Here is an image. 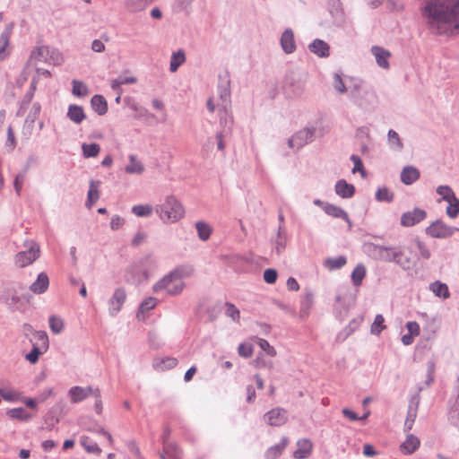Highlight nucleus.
I'll list each match as a JSON object with an SVG mask.
<instances>
[{"label": "nucleus", "mask_w": 459, "mask_h": 459, "mask_svg": "<svg viewBox=\"0 0 459 459\" xmlns=\"http://www.w3.org/2000/svg\"><path fill=\"white\" fill-rule=\"evenodd\" d=\"M423 13L437 34L459 33V0H423Z\"/></svg>", "instance_id": "nucleus-1"}, {"label": "nucleus", "mask_w": 459, "mask_h": 459, "mask_svg": "<svg viewBox=\"0 0 459 459\" xmlns=\"http://www.w3.org/2000/svg\"><path fill=\"white\" fill-rule=\"evenodd\" d=\"M192 273L193 268L190 266L178 267L157 281L152 290L154 292L165 290L169 295H178L185 288L184 278Z\"/></svg>", "instance_id": "nucleus-2"}, {"label": "nucleus", "mask_w": 459, "mask_h": 459, "mask_svg": "<svg viewBox=\"0 0 459 459\" xmlns=\"http://www.w3.org/2000/svg\"><path fill=\"white\" fill-rule=\"evenodd\" d=\"M155 212L159 214L163 222H176L179 221L185 213L182 204L172 195L166 197L162 204L155 207Z\"/></svg>", "instance_id": "nucleus-3"}, {"label": "nucleus", "mask_w": 459, "mask_h": 459, "mask_svg": "<svg viewBox=\"0 0 459 459\" xmlns=\"http://www.w3.org/2000/svg\"><path fill=\"white\" fill-rule=\"evenodd\" d=\"M153 264L154 261L151 255L141 258L127 269L125 275L126 281L134 285H139L146 281L149 278L148 269Z\"/></svg>", "instance_id": "nucleus-4"}, {"label": "nucleus", "mask_w": 459, "mask_h": 459, "mask_svg": "<svg viewBox=\"0 0 459 459\" xmlns=\"http://www.w3.org/2000/svg\"><path fill=\"white\" fill-rule=\"evenodd\" d=\"M349 98L361 108H370L377 103L376 93L362 86L361 82H356L349 90Z\"/></svg>", "instance_id": "nucleus-5"}, {"label": "nucleus", "mask_w": 459, "mask_h": 459, "mask_svg": "<svg viewBox=\"0 0 459 459\" xmlns=\"http://www.w3.org/2000/svg\"><path fill=\"white\" fill-rule=\"evenodd\" d=\"M218 95H219V116H220V123H225V126L230 124V126L233 124V117L230 111L231 108V100H230V90L229 87V82L226 85H220L218 87Z\"/></svg>", "instance_id": "nucleus-6"}, {"label": "nucleus", "mask_w": 459, "mask_h": 459, "mask_svg": "<svg viewBox=\"0 0 459 459\" xmlns=\"http://www.w3.org/2000/svg\"><path fill=\"white\" fill-rule=\"evenodd\" d=\"M25 250L20 251L15 255V264L22 268L31 264L39 257L40 249L38 243L31 239H26L23 242Z\"/></svg>", "instance_id": "nucleus-7"}, {"label": "nucleus", "mask_w": 459, "mask_h": 459, "mask_svg": "<svg viewBox=\"0 0 459 459\" xmlns=\"http://www.w3.org/2000/svg\"><path fill=\"white\" fill-rule=\"evenodd\" d=\"M127 293L124 287L116 288L112 296L108 299V312L112 317L117 316L122 310L124 304L126 301Z\"/></svg>", "instance_id": "nucleus-8"}, {"label": "nucleus", "mask_w": 459, "mask_h": 459, "mask_svg": "<svg viewBox=\"0 0 459 459\" xmlns=\"http://www.w3.org/2000/svg\"><path fill=\"white\" fill-rule=\"evenodd\" d=\"M426 234L434 238H446L451 237L455 231H459V229L450 227L446 225L441 220L433 221L425 230Z\"/></svg>", "instance_id": "nucleus-9"}, {"label": "nucleus", "mask_w": 459, "mask_h": 459, "mask_svg": "<svg viewBox=\"0 0 459 459\" xmlns=\"http://www.w3.org/2000/svg\"><path fill=\"white\" fill-rule=\"evenodd\" d=\"M315 136V128H303L288 140L290 148H296L297 150L302 148L309 142L313 141Z\"/></svg>", "instance_id": "nucleus-10"}, {"label": "nucleus", "mask_w": 459, "mask_h": 459, "mask_svg": "<svg viewBox=\"0 0 459 459\" xmlns=\"http://www.w3.org/2000/svg\"><path fill=\"white\" fill-rule=\"evenodd\" d=\"M264 420L270 426L280 427L288 421V412L283 408L276 407L264 415Z\"/></svg>", "instance_id": "nucleus-11"}, {"label": "nucleus", "mask_w": 459, "mask_h": 459, "mask_svg": "<svg viewBox=\"0 0 459 459\" xmlns=\"http://www.w3.org/2000/svg\"><path fill=\"white\" fill-rule=\"evenodd\" d=\"M422 390V387H419L417 392L411 395L408 404L407 416L404 422V426L407 429H411L412 425L417 417L418 408L420 402V392Z\"/></svg>", "instance_id": "nucleus-12"}, {"label": "nucleus", "mask_w": 459, "mask_h": 459, "mask_svg": "<svg viewBox=\"0 0 459 459\" xmlns=\"http://www.w3.org/2000/svg\"><path fill=\"white\" fill-rule=\"evenodd\" d=\"M408 249L411 253H413L412 257L408 258V261L414 262L416 260H419L420 258H423V259L430 258L431 253H430L429 249L426 247V245L422 241H420L418 238L413 239L410 243Z\"/></svg>", "instance_id": "nucleus-13"}, {"label": "nucleus", "mask_w": 459, "mask_h": 459, "mask_svg": "<svg viewBox=\"0 0 459 459\" xmlns=\"http://www.w3.org/2000/svg\"><path fill=\"white\" fill-rule=\"evenodd\" d=\"M370 53L375 57L378 67L384 70H388L390 68L389 59L392 56L390 51L383 47L375 45L371 47Z\"/></svg>", "instance_id": "nucleus-14"}, {"label": "nucleus", "mask_w": 459, "mask_h": 459, "mask_svg": "<svg viewBox=\"0 0 459 459\" xmlns=\"http://www.w3.org/2000/svg\"><path fill=\"white\" fill-rule=\"evenodd\" d=\"M426 217V211L420 208H414L412 211L403 212V227L414 226L424 221Z\"/></svg>", "instance_id": "nucleus-15"}, {"label": "nucleus", "mask_w": 459, "mask_h": 459, "mask_svg": "<svg viewBox=\"0 0 459 459\" xmlns=\"http://www.w3.org/2000/svg\"><path fill=\"white\" fill-rule=\"evenodd\" d=\"M95 389L91 386L82 387V386H73L68 391V396L70 397V401L72 403H78L83 400H85L90 395H92Z\"/></svg>", "instance_id": "nucleus-16"}, {"label": "nucleus", "mask_w": 459, "mask_h": 459, "mask_svg": "<svg viewBox=\"0 0 459 459\" xmlns=\"http://www.w3.org/2000/svg\"><path fill=\"white\" fill-rule=\"evenodd\" d=\"M281 46L286 54H291L296 50L294 33L291 29H286L281 36Z\"/></svg>", "instance_id": "nucleus-17"}, {"label": "nucleus", "mask_w": 459, "mask_h": 459, "mask_svg": "<svg viewBox=\"0 0 459 459\" xmlns=\"http://www.w3.org/2000/svg\"><path fill=\"white\" fill-rule=\"evenodd\" d=\"M297 446L298 448L293 453L295 459H306L311 455L313 445L309 439H299L297 442Z\"/></svg>", "instance_id": "nucleus-18"}, {"label": "nucleus", "mask_w": 459, "mask_h": 459, "mask_svg": "<svg viewBox=\"0 0 459 459\" xmlns=\"http://www.w3.org/2000/svg\"><path fill=\"white\" fill-rule=\"evenodd\" d=\"M323 210L329 216H332L333 218H341V219L344 220L348 223L349 228L350 229L351 228L352 224L348 216V213L341 207L336 206L334 204H325L323 206Z\"/></svg>", "instance_id": "nucleus-19"}, {"label": "nucleus", "mask_w": 459, "mask_h": 459, "mask_svg": "<svg viewBox=\"0 0 459 459\" xmlns=\"http://www.w3.org/2000/svg\"><path fill=\"white\" fill-rule=\"evenodd\" d=\"M66 116L75 125L82 124V122L86 118L83 108L76 104H71L68 106Z\"/></svg>", "instance_id": "nucleus-20"}, {"label": "nucleus", "mask_w": 459, "mask_h": 459, "mask_svg": "<svg viewBox=\"0 0 459 459\" xmlns=\"http://www.w3.org/2000/svg\"><path fill=\"white\" fill-rule=\"evenodd\" d=\"M335 193L342 198H351L355 194V186L344 179H340L335 184Z\"/></svg>", "instance_id": "nucleus-21"}, {"label": "nucleus", "mask_w": 459, "mask_h": 459, "mask_svg": "<svg viewBox=\"0 0 459 459\" xmlns=\"http://www.w3.org/2000/svg\"><path fill=\"white\" fill-rule=\"evenodd\" d=\"M420 171L412 165L403 166V185H412L420 178Z\"/></svg>", "instance_id": "nucleus-22"}, {"label": "nucleus", "mask_w": 459, "mask_h": 459, "mask_svg": "<svg viewBox=\"0 0 459 459\" xmlns=\"http://www.w3.org/2000/svg\"><path fill=\"white\" fill-rule=\"evenodd\" d=\"M48 55V47L41 46L31 51L28 65H36L37 63H47V57Z\"/></svg>", "instance_id": "nucleus-23"}, {"label": "nucleus", "mask_w": 459, "mask_h": 459, "mask_svg": "<svg viewBox=\"0 0 459 459\" xmlns=\"http://www.w3.org/2000/svg\"><path fill=\"white\" fill-rule=\"evenodd\" d=\"M308 48L319 57H327L329 56V45L322 39H315L309 44Z\"/></svg>", "instance_id": "nucleus-24"}, {"label": "nucleus", "mask_w": 459, "mask_h": 459, "mask_svg": "<svg viewBox=\"0 0 459 459\" xmlns=\"http://www.w3.org/2000/svg\"><path fill=\"white\" fill-rule=\"evenodd\" d=\"M288 444H289L288 437H283L279 444L273 446L266 450V452L264 454L265 458L266 459H277L282 454V452L284 451V449L286 448Z\"/></svg>", "instance_id": "nucleus-25"}, {"label": "nucleus", "mask_w": 459, "mask_h": 459, "mask_svg": "<svg viewBox=\"0 0 459 459\" xmlns=\"http://www.w3.org/2000/svg\"><path fill=\"white\" fill-rule=\"evenodd\" d=\"M100 186V181L99 180H91L90 181V188L87 195L86 206L88 208H91L93 204L100 198L99 187Z\"/></svg>", "instance_id": "nucleus-26"}, {"label": "nucleus", "mask_w": 459, "mask_h": 459, "mask_svg": "<svg viewBox=\"0 0 459 459\" xmlns=\"http://www.w3.org/2000/svg\"><path fill=\"white\" fill-rule=\"evenodd\" d=\"M49 281L48 277L45 273H40L38 275L37 280L30 285V289L34 293H43L48 288Z\"/></svg>", "instance_id": "nucleus-27"}, {"label": "nucleus", "mask_w": 459, "mask_h": 459, "mask_svg": "<svg viewBox=\"0 0 459 459\" xmlns=\"http://www.w3.org/2000/svg\"><path fill=\"white\" fill-rule=\"evenodd\" d=\"M91 106L100 116L105 115L108 111V103L102 95H94L91 100Z\"/></svg>", "instance_id": "nucleus-28"}, {"label": "nucleus", "mask_w": 459, "mask_h": 459, "mask_svg": "<svg viewBox=\"0 0 459 459\" xmlns=\"http://www.w3.org/2000/svg\"><path fill=\"white\" fill-rule=\"evenodd\" d=\"M129 164L125 168L127 174L140 175L144 171L143 164L137 159L134 154L129 155Z\"/></svg>", "instance_id": "nucleus-29"}, {"label": "nucleus", "mask_w": 459, "mask_h": 459, "mask_svg": "<svg viewBox=\"0 0 459 459\" xmlns=\"http://www.w3.org/2000/svg\"><path fill=\"white\" fill-rule=\"evenodd\" d=\"M166 455L172 459H181L182 453L177 444L170 442L163 445V453L160 455L161 459H167Z\"/></svg>", "instance_id": "nucleus-30"}, {"label": "nucleus", "mask_w": 459, "mask_h": 459, "mask_svg": "<svg viewBox=\"0 0 459 459\" xmlns=\"http://www.w3.org/2000/svg\"><path fill=\"white\" fill-rule=\"evenodd\" d=\"M33 346L38 347L41 351H47L49 346L48 336L44 331H36L31 340Z\"/></svg>", "instance_id": "nucleus-31"}, {"label": "nucleus", "mask_w": 459, "mask_h": 459, "mask_svg": "<svg viewBox=\"0 0 459 459\" xmlns=\"http://www.w3.org/2000/svg\"><path fill=\"white\" fill-rule=\"evenodd\" d=\"M429 290L438 298L446 299L450 297L448 287L446 283L436 281L429 285Z\"/></svg>", "instance_id": "nucleus-32"}, {"label": "nucleus", "mask_w": 459, "mask_h": 459, "mask_svg": "<svg viewBox=\"0 0 459 459\" xmlns=\"http://www.w3.org/2000/svg\"><path fill=\"white\" fill-rule=\"evenodd\" d=\"M420 445V438L412 434L406 436L403 440V454H412L415 452Z\"/></svg>", "instance_id": "nucleus-33"}, {"label": "nucleus", "mask_w": 459, "mask_h": 459, "mask_svg": "<svg viewBox=\"0 0 459 459\" xmlns=\"http://www.w3.org/2000/svg\"><path fill=\"white\" fill-rule=\"evenodd\" d=\"M195 227L200 240L206 241L210 238L212 229L207 222L204 221H198L195 222Z\"/></svg>", "instance_id": "nucleus-34"}, {"label": "nucleus", "mask_w": 459, "mask_h": 459, "mask_svg": "<svg viewBox=\"0 0 459 459\" xmlns=\"http://www.w3.org/2000/svg\"><path fill=\"white\" fill-rule=\"evenodd\" d=\"M186 61V55L183 50H178L177 52H173L169 64V71L171 73L177 72L178 67L183 65Z\"/></svg>", "instance_id": "nucleus-35"}, {"label": "nucleus", "mask_w": 459, "mask_h": 459, "mask_svg": "<svg viewBox=\"0 0 459 459\" xmlns=\"http://www.w3.org/2000/svg\"><path fill=\"white\" fill-rule=\"evenodd\" d=\"M346 262H347V260H346L345 256L340 255L338 257L327 258L324 262V264L330 271H334V270H338V269L342 268V266H344L346 264Z\"/></svg>", "instance_id": "nucleus-36"}, {"label": "nucleus", "mask_w": 459, "mask_h": 459, "mask_svg": "<svg viewBox=\"0 0 459 459\" xmlns=\"http://www.w3.org/2000/svg\"><path fill=\"white\" fill-rule=\"evenodd\" d=\"M6 414L11 418V419H15V420H29L30 419H31V415L27 412V411L22 408V407H19V408H13V409H10L6 411Z\"/></svg>", "instance_id": "nucleus-37"}, {"label": "nucleus", "mask_w": 459, "mask_h": 459, "mask_svg": "<svg viewBox=\"0 0 459 459\" xmlns=\"http://www.w3.org/2000/svg\"><path fill=\"white\" fill-rule=\"evenodd\" d=\"M82 155L84 158L97 157L100 152V146L98 143H82Z\"/></svg>", "instance_id": "nucleus-38"}, {"label": "nucleus", "mask_w": 459, "mask_h": 459, "mask_svg": "<svg viewBox=\"0 0 459 459\" xmlns=\"http://www.w3.org/2000/svg\"><path fill=\"white\" fill-rule=\"evenodd\" d=\"M394 198V194L387 187H379L376 192V200L377 202L391 203Z\"/></svg>", "instance_id": "nucleus-39"}, {"label": "nucleus", "mask_w": 459, "mask_h": 459, "mask_svg": "<svg viewBox=\"0 0 459 459\" xmlns=\"http://www.w3.org/2000/svg\"><path fill=\"white\" fill-rule=\"evenodd\" d=\"M64 408V404L63 403L59 402L56 404V406H54L50 411L48 413L47 417H46V422L50 426V427H54L56 423L59 422L60 420V418L58 416H56V411L57 410H60L62 411Z\"/></svg>", "instance_id": "nucleus-40"}, {"label": "nucleus", "mask_w": 459, "mask_h": 459, "mask_svg": "<svg viewBox=\"0 0 459 459\" xmlns=\"http://www.w3.org/2000/svg\"><path fill=\"white\" fill-rule=\"evenodd\" d=\"M157 305V299L153 297H149L145 299L140 305L139 310L137 312L136 316L140 318L141 315H143L144 313H147L148 311L152 310Z\"/></svg>", "instance_id": "nucleus-41"}, {"label": "nucleus", "mask_w": 459, "mask_h": 459, "mask_svg": "<svg viewBox=\"0 0 459 459\" xmlns=\"http://www.w3.org/2000/svg\"><path fill=\"white\" fill-rule=\"evenodd\" d=\"M366 275V269L362 264H358L351 273V280L355 286H360Z\"/></svg>", "instance_id": "nucleus-42"}, {"label": "nucleus", "mask_w": 459, "mask_h": 459, "mask_svg": "<svg viewBox=\"0 0 459 459\" xmlns=\"http://www.w3.org/2000/svg\"><path fill=\"white\" fill-rule=\"evenodd\" d=\"M73 89L72 93L77 97H85L89 94L88 87L81 81L74 80L72 82Z\"/></svg>", "instance_id": "nucleus-43"}, {"label": "nucleus", "mask_w": 459, "mask_h": 459, "mask_svg": "<svg viewBox=\"0 0 459 459\" xmlns=\"http://www.w3.org/2000/svg\"><path fill=\"white\" fill-rule=\"evenodd\" d=\"M152 211V207L149 204H138L132 207V212L137 217H149Z\"/></svg>", "instance_id": "nucleus-44"}, {"label": "nucleus", "mask_w": 459, "mask_h": 459, "mask_svg": "<svg viewBox=\"0 0 459 459\" xmlns=\"http://www.w3.org/2000/svg\"><path fill=\"white\" fill-rule=\"evenodd\" d=\"M437 193L442 196L443 200L451 203L455 200V195L452 188L448 186H439L437 188Z\"/></svg>", "instance_id": "nucleus-45"}, {"label": "nucleus", "mask_w": 459, "mask_h": 459, "mask_svg": "<svg viewBox=\"0 0 459 459\" xmlns=\"http://www.w3.org/2000/svg\"><path fill=\"white\" fill-rule=\"evenodd\" d=\"M152 2L154 0H126V4L133 12H138L143 10Z\"/></svg>", "instance_id": "nucleus-46"}, {"label": "nucleus", "mask_w": 459, "mask_h": 459, "mask_svg": "<svg viewBox=\"0 0 459 459\" xmlns=\"http://www.w3.org/2000/svg\"><path fill=\"white\" fill-rule=\"evenodd\" d=\"M63 62L62 54L55 48H48V55L47 57V64L58 65Z\"/></svg>", "instance_id": "nucleus-47"}, {"label": "nucleus", "mask_w": 459, "mask_h": 459, "mask_svg": "<svg viewBox=\"0 0 459 459\" xmlns=\"http://www.w3.org/2000/svg\"><path fill=\"white\" fill-rule=\"evenodd\" d=\"M41 110V106L39 103L35 102L31 106L29 114L27 115L25 118V123L30 124V126H32L39 117Z\"/></svg>", "instance_id": "nucleus-48"}, {"label": "nucleus", "mask_w": 459, "mask_h": 459, "mask_svg": "<svg viewBox=\"0 0 459 459\" xmlns=\"http://www.w3.org/2000/svg\"><path fill=\"white\" fill-rule=\"evenodd\" d=\"M387 143L394 150H397L401 145L400 135L393 129H390L387 133Z\"/></svg>", "instance_id": "nucleus-49"}, {"label": "nucleus", "mask_w": 459, "mask_h": 459, "mask_svg": "<svg viewBox=\"0 0 459 459\" xmlns=\"http://www.w3.org/2000/svg\"><path fill=\"white\" fill-rule=\"evenodd\" d=\"M33 99L31 92H27L20 104V107L16 112L17 117H23L25 115V112L27 108H29L30 104L31 103V100Z\"/></svg>", "instance_id": "nucleus-50"}, {"label": "nucleus", "mask_w": 459, "mask_h": 459, "mask_svg": "<svg viewBox=\"0 0 459 459\" xmlns=\"http://www.w3.org/2000/svg\"><path fill=\"white\" fill-rule=\"evenodd\" d=\"M49 327L54 333L58 334L64 329V322L60 317L51 316L49 317Z\"/></svg>", "instance_id": "nucleus-51"}, {"label": "nucleus", "mask_w": 459, "mask_h": 459, "mask_svg": "<svg viewBox=\"0 0 459 459\" xmlns=\"http://www.w3.org/2000/svg\"><path fill=\"white\" fill-rule=\"evenodd\" d=\"M333 86L334 90L340 94H343L347 91V87L342 78V75L338 73H335L333 77Z\"/></svg>", "instance_id": "nucleus-52"}, {"label": "nucleus", "mask_w": 459, "mask_h": 459, "mask_svg": "<svg viewBox=\"0 0 459 459\" xmlns=\"http://www.w3.org/2000/svg\"><path fill=\"white\" fill-rule=\"evenodd\" d=\"M13 29V25L12 23L5 26L0 36V47H4V48H7Z\"/></svg>", "instance_id": "nucleus-53"}, {"label": "nucleus", "mask_w": 459, "mask_h": 459, "mask_svg": "<svg viewBox=\"0 0 459 459\" xmlns=\"http://www.w3.org/2000/svg\"><path fill=\"white\" fill-rule=\"evenodd\" d=\"M221 125L223 126V130L216 134V139L218 150L222 151L225 148V144L223 142L224 135L231 130L232 126H230V124H228V126H225V123H222Z\"/></svg>", "instance_id": "nucleus-54"}, {"label": "nucleus", "mask_w": 459, "mask_h": 459, "mask_svg": "<svg viewBox=\"0 0 459 459\" xmlns=\"http://www.w3.org/2000/svg\"><path fill=\"white\" fill-rule=\"evenodd\" d=\"M385 319L382 315H377L371 325V333L378 334L385 327L384 325Z\"/></svg>", "instance_id": "nucleus-55"}, {"label": "nucleus", "mask_w": 459, "mask_h": 459, "mask_svg": "<svg viewBox=\"0 0 459 459\" xmlns=\"http://www.w3.org/2000/svg\"><path fill=\"white\" fill-rule=\"evenodd\" d=\"M45 352V351H41L38 347L32 345V350L30 352L26 354L25 358L28 361H30V363L35 364L38 362L39 356Z\"/></svg>", "instance_id": "nucleus-56"}, {"label": "nucleus", "mask_w": 459, "mask_h": 459, "mask_svg": "<svg viewBox=\"0 0 459 459\" xmlns=\"http://www.w3.org/2000/svg\"><path fill=\"white\" fill-rule=\"evenodd\" d=\"M238 353L240 357L249 358L253 354V346L249 343L242 342L238 345Z\"/></svg>", "instance_id": "nucleus-57"}, {"label": "nucleus", "mask_w": 459, "mask_h": 459, "mask_svg": "<svg viewBox=\"0 0 459 459\" xmlns=\"http://www.w3.org/2000/svg\"><path fill=\"white\" fill-rule=\"evenodd\" d=\"M351 160L354 163V167L352 169V173L354 174L356 172H359L362 177H365L366 172L363 168V164H362L360 158L359 156L353 154L351 156Z\"/></svg>", "instance_id": "nucleus-58"}, {"label": "nucleus", "mask_w": 459, "mask_h": 459, "mask_svg": "<svg viewBox=\"0 0 459 459\" xmlns=\"http://www.w3.org/2000/svg\"><path fill=\"white\" fill-rule=\"evenodd\" d=\"M459 213V200L455 197V200L449 203V205L446 207V214L450 218L457 217Z\"/></svg>", "instance_id": "nucleus-59"}, {"label": "nucleus", "mask_w": 459, "mask_h": 459, "mask_svg": "<svg viewBox=\"0 0 459 459\" xmlns=\"http://www.w3.org/2000/svg\"><path fill=\"white\" fill-rule=\"evenodd\" d=\"M225 314L227 316L231 317L234 321H238L239 319V310L232 303H226Z\"/></svg>", "instance_id": "nucleus-60"}, {"label": "nucleus", "mask_w": 459, "mask_h": 459, "mask_svg": "<svg viewBox=\"0 0 459 459\" xmlns=\"http://www.w3.org/2000/svg\"><path fill=\"white\" fill-rule=\"evenodd\" d=\"M286 243L287 238L276 237V238L273 241L274 252L277 255H281L286 247Z\"/></svg>", "instance_id": "nucleus-61"}, {"label": "nucleus", "mask_w": 459, "mask_h": 459, "mask_svg": "<svg viewBox=\"0 0 459 459\" xmlns=\"http://www.w3.org/2000/svg\"><path fill=\"white\" fill-rule=\"evenodd\" d=\"M257 343H258L259 347L263 351H264L269 356H271V357L276 356L275 349L273 346H271L270 343L266 340L259 338Z\"/></svg>", "instance_id": "nucleus-62"}, {"label": "nucleus", "mask_w": 459, "mask_h": 459, "mask_svg": "<svg viewBox=\"0 0 459 459\" xmlns=\"http://www.w3.org/2000/svg\"><path fill=\"white\" fill-rule=\"evenodd\" d=\"M277 277L278 273L274 269L269 268L264 272V280L269 284L274 283L277 281Z\"/></svg>", "instance_id": "nucleus-63"}, {"label": "nucleus", "mask_w": 459, "mask_h": 459, "mask_svg": "<svg viewBox=\"0 0 459 459\" xmlns=\"http://www.w3.org/2000/svg\"><path fill=\"white\" fill-rule=\"evenodd\" d=\"M133 108L138 112V117L143 118L145 121H148L150 118H155V116L148 111L147 108L143 107L133 106Z\"/></svg>", "instance_id": "nucleus-64"}]
</instances>
